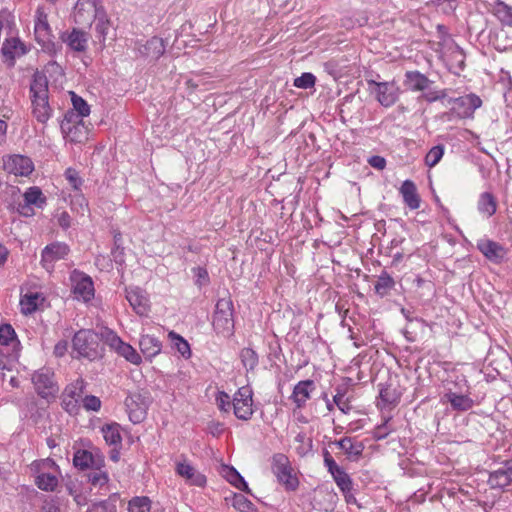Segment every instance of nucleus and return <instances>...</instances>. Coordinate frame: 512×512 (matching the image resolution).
<instances>
[{
	"instance_id": "0e129e2a",
	"label": "nucleus",
	"mask_w": 512,
	"mask_h": 512,
	"mask_svg": "<svg viewBox=\"0 0 512 512\" xmlns=\"http://www.w3.org/2000/svg\"><path fill=\"white\" fill-rule=\"evenodd\" d=\"M68 349V343L66 340L59 341L54 347V354L58 357L65 355Z\"/></svg>"
},
{
	"instance_id": "2f4dec72",
	"label": "nucleus",
	"mask_w": 512,
	"mask_h": 512,
	"mask_svg": "<svg viewBox=\"0 0 512 512\" xmlns=\"http://www.w3.org/2000/svg\"><path fill=\"white\" fill-rule=\"evenodd\" d=\"M478 212L486 218L493 216L497 210V200L490 192L479 195L477 202Z\"/></svg>"
},
{
	"instance_id": "9b49d317",
	"label": "nucleus",
	"mask_w": 512,
	"mask_h": 512,
	"mask_svg": "<svg viewBox=\"0 0 512 512\" xmlns=\"http://www.w3.org/2000/svg\"><path fill=\"white\" fill-rule=\"evenodd\" d=\"M253 391L248 385L240 387L232 398L234 415L240 420H249L253 415Z\"/></svg>"
},
{
	"instance_id": "2eb2a0df",
	"label": "nucleus",
	"mask_w": 512,
	"mask_h": 512,
	"mask_svg": "<svg viewBox=\"0 0 512 512\" xmlns=\"http://www.w3.org/2000/svg\"><path fill=\"white\" fill-rule=\"evenodd\" d=\"M24 203H20L17 207L19 214L25 217H31L35 214L33 206L43 208L46 204V197L41 189L37 186L29 187L23 194Z\"/></svg>"
},
{
	"instance_id": "dca6fc26",
	"label": "nucleus",
	"mask_w": 512,
	"mask_h": 512,
	"mask_svg": "<svg viewBox=\"0 0 512 512\" xmlns=\"http://www.w3.org/2000/svg\"><path fill=\"white\" fill-rule=\"evenodd\" d=\"M125 406L130 421L137 424L146 418L149 400L142 394L135 393L125 399Z\"/></svg>"
},
{
	"instance_id": "4be33fe9",
	"label": "nucleus",
	"mask_w": 512,
	"mask_h": 512,
	"mask_svg": "<svg viewBox=\"0 0 512 512\" xmlns=\"http://www.w3.org/2000/svg\"><path fill=\"white\" fill-rule=\"evenodd\" d=\"M60 39L70 50L74 52H84L88 46L89 34L77 28H73L70 31L62 32Z\"/></svg>"
},
{
	"instance_id": "c85d7f7f",
	"label": "nucleus",
	"mask_w": 512,
	"mask_h": 512,
	"mask_svg": "<svg viewBox=\"0 0 512 512\" xmlns=\"http://www.w3.org/2000/svg\"><path fill=\"white\" fill-rule=\"evenodd\" d=\"M335 444L346 454L350 460H356L362 454L364 445L350 437H344Z\"/></svg>"
},
{
	"instance_id": "6ab92c4d",
	"label": "nucleus",
	"mask_w": 512,
	"mask_h": 512,
	"mask_svg": "<svg viewBox=\"0 0 512 512\" xmlns=\"http://www.w3.org/2000/svg\"><path fill=\"white\" fill-rule=\"evenodd\" d=\"M125 297L132 309L140 316L147 315L150 305L147 293L137 286L127 287Z\"/></svg>"
},
{
	"instance_id": "9d476101",
	"label": "nucleus",
	"mask_w": 512,
	"mask_h": 512,
	"mask_svg": "<svg viewBox=\"0 0 512 512\" xmlns=\"http://www.w3.org/2000/svg\"><path fill=\"white\" fill-rule=\"evenodd\" d=\"M21 343L14 328L10 324L0 325V356L8 360L18 359Z\"/></svg>"
},
{
	"instance_id": "5701e85b",
	"label": "nucleus",
	"mask_w": 512,
	"mask_h": 512,
	"mask_svg": "<svg viewBox=\"0 0 512 512\" xmlns=\"http://www.w3.org/2000/svg\"><path fill=\"white\" fill-rule=\"evenodd\" d=\"M316 390V385L312 380L299 381L293 389L290 399L296 408L305 407L307 401L311 398Z\"/></svg>"
},
{
	"instance_id": "473e14b6",
	"label": "nucleus",
	"mask_w": 512,
	"mask_h": 512,
	"mask_svg": "<svg viewBox=\"0 0 512 512\" xmlns=\"http://www.w3.org/2000/svg\"><path fill=\"white\" fill-rule=\"evenodd\" d=\"M103 460L97 456V458L89 451L78 450L73 457V463L75 467L85 469L89 467H97L102 464Z\"/></svg>"
},
{
	"instance_id": "72a5a7b5",
	"label": "nucleus",
	"mask_w": 512,
	"mask_h": 512,
	"mask_svg": "<svg viewBox=\"0 0 512 512\" xmlns=\"http://www.w3.org/2000/svg\"><path fill=\"white\" fill-rule=\"evenodd\" d=\"M31 98H48V80L42 73H35L30 86Z\"/></svg>"
},
{
	"instance_id": "c756f323",
	"label": "nucleus",
	"mask_w": 512,
	"mask_h": 512,
	"mask_svg": "<svg viewBox=\"0 0 512 512\" xmlns=\"http://www.w3.org/2000/svg\"><path fill=\"white\" fill-rule=\"evenodd\" d=\"M52 113L48 98L32 99V114L39 123H47Z\"/></svg>"
},
{
	"instance_id": "864d4df0",
	"label": "nucleus",
	"mask_w": 512,
	"mask_h": 512,
	"mask_svg": "<svg viewBox=\"0 0 512 512\" xmlns=\"http://www.w3.org/2000/svg\"><path fill=\"white\" fill-rule=\"evenodd\" d=\"M65 178L68 181L69 185L75 192L81 191V187L83 185V180L79 176V173L72 168H68L65 171Z\"/></svg>"
},
{
	"instance_id": "4d7b16f0",
	"label": "nucleus",
	"mask_w": 512,
	"mask_h": 512,
	"mask_svg": "<svg viewBox=\"0 0 512 512\" xmlns=\"http://www.w3.org/2000/svg\"><path fill=\"white\" fill-rule=\"evenodd\" d=\"M315 80L316 78L312 73H303L294 80V86L302 89L311 88L314 86Z\"/></svg>"
},
{
	"instance_id": "7c9ffc66",
	"label": "nucleus",
	"mask_w": 512,
	"mask_h": 512,
	"mask_svg": "<svg viewBox=\"0 0 512 512\" xmlns=\"http://www.w3.org/2000/svg\"><path fill=\"white\" fill-rule=\"evenodd\" d=\"M139 347L143 355L151 360L161 352L162 344L154 336L142 335L139 341Z\"/></svg>"
},
{
	"instance_id": "aec40b11",
	"label": "nucleus",
	"mask_w": 512,
	"mask_h": 512,
	"mask_svg": "<svg viewBox=\"0 0 512 512\" xmlns=\"http://www.w3.org/2000/svg\"><path fill=\"white\" fill-rule=\"evenodd\" d=\"M69 252V247L64 243H52L46 246L42 251V264L43 267L51 272L54 269V264L64 259Z\"/></svg>"
},
{
	"instance_id": "423d86ee",
	"label": "nucleus",
	"mask_w": 512,
	"mask_h": 512,
	"mask_svg": "<svg viewBox=\"0 0 512 512\" xmlns=\"http://www.w3.org/2000/svg\"><path fill=\"white\" fill-rule=\"evenodd\" d=\"M34 33L36 41L45 52L54 55L60 50V46L54 41L47 14L42 9L36 11Z\"/></svg>"
},
{
	"instance_id": "ea45409f",
	"label": "nucleus",
	"mask_w": 512,
	"mask_h": 512,
	"mask_svg": "<svg viewBox=\"0 0 512 512\" xmlns=\"http://www.w3.org/2000/svg\"><path fill=\"white\" fill-rule=\"evenodd\" d=\"M394 285V279L387 272H382L375 284V291L380 296H385L394 287Z\"/></svg>"
},
{
	"instance_id": "13d9d810",
	"label": "nucleus",
	"mask_w": 512,
	"mask_h": 512,
	"mask_svg": "<svg viewBox=\"0 0 512 512\" xmlns=\"http://www.w3.org/2000/svg\"><path fill=\"white\" fill-rule=\"evenodd\" d=\"M450 382V387H452L455 391H465L468 392V381L463 374L455 375L454 380L447 379L445 384Z\"/></svg>"
},
{
	"instance_id": "bb28decb",
	"label": "nucleus",
	"mask_w": 512,
	"mask_h": 512,
	"mask_svg": "<svg viewBox=\"0 0 512 512\" xmlns=\"http://www.w3.org/2000/svg\"><path fill=\"white\" fill-rule=\"evenodd\" d=\"M399 192L403 198V202L411 210H416L420 207L421 199L413 181L405 180L399 188Z\"/></svg>"
},
{
	"instance_id": "774afa93",
	"label": "nucleus",
	"mask_w": 512,
	"mask_h": 512,
	"mask_svg": "<svg viewBox=\"0 0 512 512\" xmlns=\"http://www.w3.org/2000/svg\"><path fill=\"white\" fill-rule=\"evenodd\" d=\"M58 223L64 229L70 227L71 219L69 214L67 212L61 213L58 218Z\"/></svg>"
},
{
	"instance_id": "8fccbe9b",
	"label": "nucleus",
	"mask_w": 512,
	"mask_h": 512,
	"mask_svg": "<svg viewBox=\"0 0 512 512\" xmlns=\"http://www.w3.org/2000/svg\"><path fill=\"white\" fill-rule=\"evenodd\" d=\"M169 338L173 343V346L177 349V351L184 357H189L190 352V346L188 342L182 338L180 335L176 334L175 332L169 333Z\"/></svg>"
},
{
	"instance_id": "3c124183",
	"label": "nucleus",
	"mask_w": 512,
	"mask_h": 512,
	"mask_svg": "<svg viewBox=\"0 0 512 512\" xmlns=\"http://www.w3.org/2000/svg\"><path fill=\"white\" fill-rule=\"evenodd\" d=\"M443 155H444V148H443V146H440V145L434 146L426 154L425 164L428 167L432 168V167L436 166L440 162V160L442 159Z\"/></svg>"
},
{
	"instance_id": "e2e57ef3",
	"label": "nucleus",
	"mask_w": 512,
	"mask_h": 512,
	"mask_svg": "<svg viewBox=\"0 0 512 512\" xmlns=\"http://www.w3.org/2000/svg\"><path fill=\"white\" fill-rule=\"evenodd\" d=\"M368 163L375 169L383 170L386 166L385 158L381 156H372L368 159Z\"/></svg>"
},
{
	"instance_id": "09e8293b",
	"label": "nucleus",
	"mask_w": 512,
	"mask_h": 512,
	"mask_svg": "<svg viewBox=\"0 0 512 512\" xmlns=\"http://www.w3.org/2000/svg\"><path fill=\"white\" fill-rule=\"evenodd\" d=\"M240 358L242 364L247 370H253L258 365V356L251 348H244L241 350Z\"/></svg>"
},
{
	"instance_id": "0eeeda50",
	"label": "nucleus",
	"mask_w": 512,
	"mask_h": 512,
	"mask_svg": "<svg viewBox=\"0 0 512 512\" xmlns=\"http://www.w3.org/2000/svg\"><path fill=\"white\" fill-rule=\"evenodd\" d=\"M271 468L277 480L285 486L287 490H295L299 481L289 458L282 453H277L272 457Z\"/></svg>"
},
{
	"instance_id": "6e6552de",
	"label": "nucleus",
	"mask_w": 512,
	"mask_h": 512,
	"mask_svg": "<svg viewBox=\"0 0 512 512\" xmlns=\"http://www.w3.org/2000/svg\"><path fill=\"white\" fill-rule=\"evenodd\" d=\"M104 11L102 0H77L74 5L73 18L76 24L90 27Z\"/></svg>"
},
{
	"instance_id": "338daca9",
	"label": "nucleus",
	"mask_w": 512,
	"mask_h": 512,
	"mask_svg": "<svg viewBox=\"0 0 512 512\" xmlns=\"http://www.w3.org/2000/svg\"><path fill=\"white\" fill-rule=\"evenodd\" d=\"M9 254L8 248L0 241V268L6 264Z\"/></svg>"
},
{
	"instance_id": "69168bd1",
	"label": "nucleus",
	"mask_w": 512,
	"mask_h": 512,
	"mask_svg": "<svg viewBox=\"0 0 512 512\" xmlns=\"http://www.w3.org/2000/svg\"><path fill=\"white\" fill-rule=\"evenodd\" d=\"M345 498V501L348 505H356L358 508H361V505L358 504L357 499L353 493V488L349 489L348 492H342Z\"/></svg>"
},
{
	"instance_id": "a18cd8bd",
	"label": "nucleus",
	"mask_w": 512,
	"mask_h": 512,
	"mask_svg": "<svg viewBox=\"0 0 512 512\" xmlns=\"http://www.w3.org/2000/svg\"><path fill=\"white\" fill-rule=\"evenodd\" d=\"M495 15L505 25L512 26V7L504 2H498L495 6Z\"/></svg>"
},
{
	"instance_id": "c9c22d12",
	"label": "nucleus",
	"mask_w": 512,
	"mask_h": 512,
	"mask_svg": "<svg viewBox=\"0 0 512 512\" xmlns=\"http://www.w3.org/2000/svg\"><path fill=\"white\" fill-rule=\"evenodd\" d=\"M478 249L490 260L502 257V248L494 241L482 239L477 243Z\"/></svg>"
},
{
	"instance_id": "052dcab7",
	"label": "nucleus",
	"mask_w": 512,
	"mask_h": 512,
	"mask_svg": "<svg viewBox=\"0 0 512 512\" xmlns=\"http://www.w3.org/2000/svg\"><path fill=\"white\" fill-rule=\"evenodd\" d=\"M194 277H195V283L198 286H204L207 285L209 282V275L205 268L203 267H196L193 269Z\"/></svg>"
},
{
	"instance_id": "39448f33",
	"label": "nucleus",
	"mask_w": 512,
	"mask_h": 512,
	"mask_svg": "<svg viewBox=\"0 0 512 512\" xmlns=\"http://www.w3.org/2000/svg\"><path fill=\"white\" fill-rule=\"evenodd\" d=\"M213 327L218 334L224 336L233 334V303L230 298H221L217 301L213 316Z\"/></svg>"
},
{
	"instance_id": "4468645a",
	"label": "nucleus",
	"mask_w": 512,
	"mask_h": 512,
	"mask_svg": "<svg viewBox=\"0 0 512 512\" xmlns=\"http://www.w3.org/2000/svg\"><path fill=\"white\" fill-rule=\"evenodd\" d=\"M37 393L43 398L55 397L58 386L54 381V373L50 368L38 370L32 377Z\"/></svg>"
},
{
	"instance_id": "c03bdc74",
	"label": "nucleus",
	"mask_w": 512,
	"mask_h": 512,
	"mask_svg": "<svg viewBox=\"0 0 512 512\" xmlns=\"http://www.w3.org/2000/svg\"><path fill=\"white\" fill-rule=\"evenodd\" d=\"M232 506L239 512H258L254 504L242 494H235Z\"/></svg>"
},
{
	"instance_id": "20e7f679",
	"label": "nucleus",
	"mask_w": 512,
	"mask_h": 512,
	"mask_svg": "<svg viewBox=\"0 0 512 512\" xmlns=\"http://www.w3.org/2000/svg\"><path fill=\"white\" fill-rule=\"evenodd\" d=\"M442 100L445 106L450 107L447 113L449 120L473 118L475 110L482 105L480 97L473 93L458 98L446 96Z\"/></svg>"
},
{
	"instance_id": "603ef678",
	"label": "nucleus",
	"mask_w": 512,
	"mask_h": 512,
	"mask_svg": "<svg viewBox=\"0 0 512 512\" xmlns=\"http://www.w3.org/2000/svg\"><path fill=\"white\" fill-rule=\"evenodd\" d=\"M71 197V206L72 209L77 211L78 213L84 214L88 211V202L84 195L79 191L75 192V195H69Z\"/></svg>"
},
{
	"instance_id": "e433bc0d",
	"label": "nucleus",
	"mask_w": 512,
	"mask_h": 512,
	"mask_svg": "<svg viewBox=\"0 0 512 512\" xmlns=\"http://www.w3.org/2000/svg\"><path fill=\"white\" fill-rule=\"evenodd\" d=\"M101 432L107 444L115 446L121 444L122 437L119 424L112 423L104 425Z\"/></svg>"
},
{
	"instance_id": "6e6d98bb",
	"label": "nucleus",
	"mask_w": 512,
	"mask_h": 512,
	"mask_svg": "<svg viewBox=\"0 0 512 512\" xmlns=\"http://www.w3.org/2000/svg\"><path fill=\"white\" fill-rule=\"evenodd\" d=\"M333 403L345 414L351 410L349 401L345 398V392L341 389H337V392L333 397Z\"/></svg>"
},
{
	"instance_id": "393cba45",
	"label": "nucleus",
	"mask_w": 512,
	"mask_h": 512,
	"mask_svg": "<svg viewBox=\"0 0 512 512\" xmlns=\"http://www.w3.org/2000/svg\"><path fill=\"white\" fill-rule=\"evenodd\" d=\"M165 49V43L161 38L152 37L145 44L138 47V52L145 58L157 60L164 54Z\"/></svg>"
},
{
	"instance_id": "4c0bfd02",
	"label": "nucleus",
	"mask_w": 512,
	"mask_h": 512,
	"mask_svg": "<svg viewBox=\"0 0 512 512\" xmlns=\"http://www.w3.org/2000/svg\"><path fill=\"white\" fill-rule=\"evenodd\" d=\"M152 501L146 496L133 497L128 503V512H151Z\"/></svg>"
},
{
	"instance_id": "f03ea898",
	"label": "nucleus",
	"mask_w": 512,
	"mask_h": 512,
	"mask_svg": "<svg viewBox=\"0 0 512 512\" xmlns=\"http://www.w3.org/2000/svg\"><path fill=\"white\" fill-rule=\"evenodd\" d=\"M404 86L413 92H421L420 98L432 103L448 96V90L433 87V81L419 71L405 73Z\"/></svg>"
},
{
	"instance_id": "680f3d73",
	"label": "nucleus",
	"mask_w": 512,
	"mask_h": 512,
	"mask_svg": "<svg viewBox=\"0 0 512 512\" xmlns=\"http://www.w3.org/2000/svg\"><path fill=\"white\" fill-rule=\"evenodd\" d=\"M324 464H325V467L328 469L329 473L331 475L335 474L337 471H339L340 469H342L336 462L335 460L332 458V456L330 455V453L328 451H325L324 452Z\"/></svg>"
},
{
	"instance_id": "7ed1b4c3",
	"label": "nucleus",
	"mask_w": 512,
	"mask_h": 512,
	"mask_svg": "<svg viewBox=\"0 0 512 512\" xmlns=\"http://www.w3.org/2000/svg\"><path fill=\"white\" fill-rule=\"evenodd\" d=\"M29 469L35 478L36 486L40 490L52 492L57 488L60 473L58 466L52 459L46 458L33 461Z\"/></svg>"
},
{
	"instance_id": "cd10ccee",
	"label": "nucleus",
	"mask_w": 512,
	"mask_h": 512,
	"mask_svg": "<svg viewBox=\"0 0 512 512\" xmlns=\"http://www.w3.org/2000/svg\"><path fill=\"white\" fill-rule=\"evenodd\" d=\"M488 482L492 487L502 488L509 485L512 482V461H507L503 467L492 472Z\"/></svg>"
},
{
	"instance_id": "ddd939ff",
	"label": "nucleus",
	"mask_w": 512,
	"mask_h": 512,
	"mask_svg": "<svg viewBox=\"0 0 512 512\" xmlns=\"http://www.w3.org/2000/svg\"><path fill=\"white\" fill-rule=\"evenodd\" d=\"M70 281L75 299L88 302L94 298L95 288L90 276L74 270L70 275Z\"/></svg>"
},
{
	"instance_id": "f704fd0d",
	"label": "nucleus",
	"mask_w": 512,
	"mask_h": 512,
	"mask_svg": "<svg viewBox=\"0 0 512 512\" xmlns=\"http://www.w3.org/2000/svg\"><path fill=\"white\" fill-rule=\"evenodd\" d=\"M221 475L234 487L239 490L247 491L248 485L239 472L232 466L223 465L220 471Z\"/></svg>"
},
{
	"instance_id": "5fc2aeb1",
	"label": "nucleus",
	"mask_w": 512,
	"mask_h": 512,
	"mask_svg": "<svg viewBox=\"0 0 512 512\" xmlns=\"http://www.w3.org/2000/svg\"><path fill=\"white\" fill-rule=\"evenodd\" d=\"M216 405L219 410L223 412H229L232 407V399L229 394L224 391H220L216 395Z\"/></svg>"
},
{
	"instance_id": "f3484780",
	"label": "nucleus",
	"mask_w": 512,
	"mask_h": 512,
	"mask_svg": "<svg viewBox=\"0 0 512 512\" xmlns=\"http://www.w3.org/2000/svg\"><path fill=\"white\" fill-rule=\"evenodd\" d=\"M3 168L15 176H29L34 170L32 160L24 155H9L3 159Z\"/></svg>"
},
{
	"instance_id": "a878e982",
	"label": "nucleus",
	"mask_w": 512,
	"mask_h": 512,
	"mask_svg": "<svg viewBox=\"0 0 512 512\" xmlns=\"http://www.w3.org/2000/svg\"><path fill=\"white\" fill-rule=\"evenodd\" d=\"M1 52L6 61H9L11 64L14 63L16 58H19L26 54L27 49L20 41L19 38H10L6 39L2 45Z\"/></svg>"
},
{
	"instance_id": "f8f14e48",
	"label": "nucleus",
	"mask_w": 512,
	"mask_h": 512,
	"mask_svg": "<svg viewBox=\"0 0 512 512\" xmlns=\"http://www.w3.org/2000/svg\"><path fill=\"white\" fill-rule=\"evenodd\" d=\"M369 88L375 94L377 101L384 107L393 106L400 95V88L395 81H368Z\"/></svg>"
},
{
	"instance_id": "412c9836",
	"label": "nucleus",
	"mask_w": 512,
	"mask_h": 512,
	"mask_svg": "<svg viewBox=\"0 0 512 512\" xmlns=\"http://www.w3.org/2000/svg\"><path fill=\"white\" fill-rule=\"evenodd\" d=\"M175 471L177 475L185 479L187 484L202 487L206 483V478L186 459L176 462Z\"/></svg>"
},
{
	"instance_id": "79ce46f5",
	"label": "nucleus",
	"mask_w": 512,
	"mask_h": 512,
	"mask_svg": "<svg viewBox=\"0 0 512 512\" xmlns=\"http://www.w3.org/2000/svg\"><path fill=\"white\" fill-rule=\"evenodd\" d=\"M70 96L73 109L77 112L75 115L78 116V119L87 117L90 114V106L88 103L74 92H70Z\"/></svg>"
},
{
	"instance_id": "b1692460",
	"label": "nucleus",
	"mask_w": 512,
	"mask_h": 512,
	"mask_svg": "<svg viewBox=\"0 0 512 512\" xmlns=\"http://www.w3.org/2000/svg\"><path fill=\"white\" fill-rule=\"evenodd\" d=\"M45 297L38 291H27L21 294L20 309L23 314H32L44 304Z\"/></svg>"
},
{
	"instance_id": "bf43d9fd",
	"label": "nucleus",
	"mask_w": 512,
	"mask_h": 512,
	"mask_svg": "<svg viewBox=\"0 0 512 512\" xmlns=\"http://www.w3.org/2000/svg\"><path fill=\"white\" fill-rule=\"evenodd\" d=\"M82 405L87 411H98L101 408V400L94 395H87L82 400Z\"/></svg>"
},
{
	"instance_id": "f257e3e1",
	"label": "nucleus",
	"mask_w": 512,
	"mask_h": 512,
	"mask_svg": "<svg viewBox=\"0 0 512 512\" xmlns=\"http://www.w3.org/2000/svg\"><path fill=\"white\" fill-rule=\"evenodd\" d=\"M100 341H103L111 350L125 358L128 362L134 365L141 363L140 354L109 328H102L99 334L91 329H81L76 332L72 339L74 357L77 359L84 358L89 361L102 358L104 350L100 346Z\"/></svg>"
},
{
	"instance_id": "1a4fd4ad",
	"label": "nucleus",
	"mask_w": 512,
	"mask_h": 512,
	"mask_svg": "<svg viewBox=\"0 0 512 512\" xmlns=\"http://www.w3.org/2000/svg\"><path fill=\"white\" fill-rule=\"evenodd\" d=\"M61 131L64 139L70 143H82L88 138V130L82 119L73 112H68L61 122Z\"/></svg>"
},
{
	"instance_id": "a211bd4d",
	"label": "nucleus",
	"mask_w": 512,
	"mask_h": 512,
	"mask_svg": "<svg viewBox=\"0 0 512 512\" xmlns=\"http://www.w3.org/2000/svg\"><path fill=\"white\" fill-rule=\"evenodd\" d=\"M445 392L441 397V402L450 403L451 407L457 411H466L472 408L473 400L469 393L465 391H455L450 387V382L444 384Z\"/></svg>"
},
{
	"instance_id": "a19ab883",
	"label": "nucleus",
	"mask_w": 512,
	"mask_h": 512,
	"mask_svg": "<svg viewBox=\"0 0 512 512\" xmlns=\"http://www.w3.org/2000/svg\"><path fill=\"white\" fill-rule=\"evenodd\" d=\"M95 30L100 38V42L104 43L106 40V36L108 34V30L110 27V20L106 13V10L102 12L95 20Z\"/></svg>"
},
{
	"instance_id": "37998d69",
	"label": "nucleus",
	"mask_w": 512,
	"mask_h": 512,
	"mask_svg": "<svg viewBox=\"0 0 512 512\" xmlns=\"http://www.w3.org/2000/svg\"><path fill=\"white\" fill-rule=\"evenodd\" d=\"M295 450L298 455L305 456L311 452L313 444L312 439L304 433H298L295 437Z\"/></svg>"
},
{
	"instance_id": "58836bf2",
	"label": "nucleus",
	"mask_w": 512,
	"mask_h": 512,
	"mask_svg": "<svg viewBox=\"0 0 512 512\" xmlns=\"http://www.w3.org/2000/svg\"><path fill=\"white\" fill-rule=\"evenodd\" d=\"M401 397V393L392 385H386L380 389V399L384 405H396Z\"/></svg>"
},
{
	"instance_id": "de8ad7c7",
	"label": "nucleus",
	"mask_w": 512,
	"mask_h": 512,
	"mask_svg": "<svg viewBox=\"0 0 512 512\" xmlns=\"http://www.w3.org/2000/svg\"><path fill=\"white\" fill-rule=\"evenodd\" d=\"M89 481L91 484L95 487L102 488L108 484L109 476L107 472L99 469V466L95 467L90 473H89Z\"/></svg>"
},
{
	"instance_id": "49530a36",
	"label": "nucleus",
	"mask_w": 512,
	"mask_h": 512,
	"mask_svg": "<svg viewBox=\"0 0 512 512\" xmlns=\"http://www.w3.org/2000/svg\"><path fill=\"white\" fill-rule=\"evenodd\" d=\"M332 477L341 492H348L349 489L353 488L352 479L343 468L333 474Z\"/></svg>"
}]
</instances>
